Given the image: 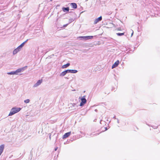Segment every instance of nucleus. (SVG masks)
I'll list each match as a JSON object with an SVG mask.
<instances>
[{
  "label": "nucleus",
  "instance_id": "24",
  "mask_svg": "<svg viewBox=\"0 0 160 160\" xmlns=\"http://www.w3.org/2000/svg\"><path fill=\"white\" fill-rule=\"evenodd\" d=\"M116 29L118 31L121 30V28H117Z\"/></svg>",
  "mask_w": 160,
  "mask_h": 160
},
{
  "label": "nucleus",
  "instance_id": "23",
  "mask_svg": "<svg viewBox=\"0 0 160 160\" xmlns=\"http://www.w3.org/2000/svg\"><path fill=\"white\" fill-rule=\"evenodd\" d=\"M68 24H69V23H68V24H65V25H63V27H67V26L68 25Z\"/></svg>",
  "mask_w": 160,
  "mask_h": 160
},
{
  "label": "nucleus",
  "instance_id": "6",
  "mask_svg": "<svg viewBox=\"0 0 160 160\" xmlns=\"http://www.w3.org/2000/svg\"><path fill=\"white\" fill-rule=\"evenodd\" d=\"M119 63V61L118 60H117L112 65V68H114L117 67Z\"/></svg>",
  "mask_w": 160,
  "mask_h": 160
},
{
  "label": "nucleus",
  "instance_id": "33",
  "mask_svg": "<svg viewBox=\"0 0 160 160\" xmlns=\"http://www.w3.org/2000/svg\"><path fill=\"white\" fill-rule=\"evenodd\" d=\"M114 90V89H112V90Z\"/></svg>",
  "mask_w": 160,
  "mask_h": 160
},
{
  "label": "nucleus",
  "instance_id": "22",
  "mask_svg": "<svg viewBox=\"0 0 160 160\" xmlns=\"http://www.w3.org/2000/svg\"><path fill=\"white\" fill-rule=\"evenodd\" d=\"M152 127L153 128H154V129H155V128H158V126H156V127H154V126H152Z\"/></svg>",
  "mask_w": 160,
  "mask_h": 160
},
{
  "label": "nucleus",
  "instance_id": "4",
  "mask_svg": "<svg viewBox=\"0 0 160 160\" xmlns=\"http://www.w3.org/2000/svg\"><path fill=\"white\" fill-rule=\"evenodd\" d=\"M42 79L39 80H38L37 83H35L33 86V87H37L39 85H40L41 83L42 82Z\"/></svg>",
  "mask_w": 160,
  "mask_h": 160
},
{
  "label": "nucleus",
  "instance_id": "29",
  "mask_svg": "<svg viewBox=\"0 0 160 160\" xmlns=\"http://www.w3.org/2000/svg\"><path fill=\"white\" fill-rule=\"evenodd\" d=\"M108 130L107 128V127L105 128V130L106 131Z\"/></svg>",
  "mask_w": 160,
  "mask_h": 160
},
{
  "label": "nucleus",
  "instance_id": "10",
  "mask_svg": "<svg viewBox=\"0 0 160 160\" xmlns=\"http://www.w3.org/2000/svg\"><path fill=\"white\" fill-rule=\"evenodd\" d=\"M78 106L75 103L71 104V107L72 109L75 110L77 109L78 108Z\"/></svg>",
  "mask_w": 160,
  "mask_h": 160
},
{
  "label": "nucleus",
  "instance_id": "26",
  "mask_svg": "<svg viewBox=\"0 0 160 160\" xmlns=\"http://www.w3.org/2000/svg\"><path fill=\"white\" fill-rule=\"evenodd\" d=\"M58 149V147H56L55 148V151H56Z\"/></svg>",
  "mask_w": 160,
  "mask_h": 160
},
{
  "label": "nucleus",
  "instance_id": "27",
  "mask_svg": "<svg viewBox=\"0 0 160 160\" xmlns=\"http://www.w3.org/2000/svg\"><path fill=\"white\" fill-rule=\"evenodd\" d=\"M113 118H114V119H117V118H116V116H114L113 117Z\"/></svg>",
  "mask_w": 160,
  "mask_h": 160
},
{
  "label": "nucleus",
  "instance_id": "3",
  "mask_svg": "<svg viewBox=\"0 0 160 160\" xmlns=\"http://www.w3.org/2000/svg\"><path fill=\"white\" fill-rule=\"evenodd\" d=\"M85 96H84L81 98V102H80V106H83L87 102V100L85 98Z\"/></svg>",
  "mask_w": 160,
  "mask_h": 160
},
{
  "label": "nucleus",
  "instance_id": "11",
  "mask_svg": "<svg viewBox=\"0 0 160 160\" xmlns=\"http://www.w3.org/2000/svg\"><path fill=\"white\" fill-rule=\"evenodd\" d=\"M28 39L26 40L25 42L22 43L18 47V48H19L20 50L22 48V47L24 46L25 44L28 41Z\"/></svg>",
  "mask_w": 160,
  "mask_h": 160
},
{
  "label": "nucleus",
  "instance_id": "8",
  "mask_svg": "<svg viewBox=\"0 0 160 160\" xmlns=\"http://www.w3.org/2000/svg\"><path fill=\"white\" fill-rule=\"evenodd\" d=\"M4 146V144H2L0 146V156L3 151Z\"/></svg>",
  "mask_w": 160,
  "mask_h": 160
},
{
  "label": "nucleus",
  "instance_id": "17",
  "mask_svg": "<svg viewBox=\"0 0 160 160\" xmlns=\"http://www.w3.org/2000/svg\"><path fill=\"white\" fill-rule=\"evenodd\" d=\"M86 40L91 39L92 38L93 36H85Z\"/></svg>",
  "mask_w": 160,
  "mask_h": 160
},
{
  "label": "nucleus",
  "instance_id": "31",
  "mask_svg": "<svg viewBox=\"0 0 160 160\" xmlns=\"http://www.w3.org/2000/svg\"><path fill=\"white\" fill-rule=\"evenodd\" d=\"M133 32H132V35H132H132H133Z\"/></svg>",
  "mask_w": 160,
  "mask_h": 160
},
{
  "label": "nucleus",
  "instance_id": "28",
  "mask_svg": "<svg viewBox=\"0 0 160 160\" xmlns=\"http://www.w3.org/2000/svg\"><path fill=\"white\" fill-rule=\"evenodd\" d=\"M117 122L118 123H119V120H118V119L117 118Z\"/></svg>",
  "mask_w": 160,
  "mask_h": 160
},
{
  "label": "nucleus",
  "instance_id": "9",
  "mask_svg": "<svg viewBox=\"0 0 160 160\" xmlns=\"http://www.w3.org/2000/svg\"><path fill=\"white\" fill-rule=\"evenodd\" d=\"M67 70L68 73H75L78 72V71L76 70L68 69Z\"/></svg>",
  "mask_w": 160,
  "mask_h": 160
},
{
  "label": "nucleus",
  "instance_id": "19",
  "mask_svg": "<svg viewBox=\"0 0 160 160\" xmlns=\"http://www.w3.org/2000/svg\"><path fill=\"white\" fill-rule=\"evenodd\" d=\"M116 34L118 36H122L124 35V32H123V33H116Z\"/></svg>",
  "mask_w": 160,
  "mask_h": 160
},
{
  "label": "nucleus",
  "instance_id": "7",
  "mask_svg": "<svg viewBox=\"0 0 160 160\" xmlns=\"http://www.w3.org/2000/svg\"><path fill=\"white\" fill-rule=\"evenodd\" d=\"M71 134V132H68L65 133L62 136V138L64 139L68 137Z\"/></svg>",
  "mask_w": 160,
  "mask_h": 160
},
{
  "label": "nucleus",
  "instance_id": "25",
  "mask_svg": "<svg viewBox=\"0 0 160 160\" xmlns=\"http://www.w3.org/2000/svg\"><path fill=\"white\" fill-rule=\"evenodd\" d=\"M49 137L50 139L51 140V134L50 133L49 134Z\"/></svg>",
  "mask_w": 160,
  "mask_h": 160
},
{
  "label": "nucleus",
  "instance_id": "21",
  "mask_svg": "<svg viewBox=\"0 0 160 160\" xmlns=\"http://www.w3.org/2000/svg\"><path fill=\"white\" fill-rule=\"evenodd\" d=\"M69 23H70L71 22H72L74 20H73V18H70V19H69Z\"/></svg>",
  "mask_w": 160,
  "mask_h": 160
},
{
  "label": "nucleus",
  "instance_id": "20",
  "mask_svg": "<svg viewBox=\"0 0 160 160\" xmlns=\"http://www.w3.org/2000/svg\"><path fill=\"white\" fill-rule=\"evenodd\" d=\"M30 100L29 99H27L24 101V102L26 103H28L29 102Z\"/></svg>",
  "mask_w": 160,
  "mask_h": 160
},
{
  "label": "nucleus",
  "instance_id": "15",
  "mask_svg": "<svg viewBox=\"0 0 160 160\" xmlns=\"http://www.w3.org/2000/svg\"><path fill=\"white\" fill-rule=\"evenodd\" d=\"M63 11L65 12H67L69 11V7H63L62 8Z\"/></svg>",
  "mask_w": 160,
  "mask_h": 160
},
{
  "label": "nucleus",
  "instance_id": "16",
  "mask_svg": "<svg viewBox=\"0 0 160 160\" xmlns=\"http://www.w3.org/2000/svg\"><path fill=\"white\" fill-rule=\"evenodd\" d=\"M70 63H68L66 64L62 65V68H66L68 67V66H70Z\"/></svg>",
  "mask_w": 160,
  "mask_h": 160
},
{
  "label": "nucleus",
  "instance_id": "12",
  "mask_svg": "<svg viewBox=\"0 0 160 160\" xmlns=\"http://www.w3.org/2000/svg\"><path fill=\"white\" fill-rule=\"evenodd\" d=\"M21 50L19 48H18V47L16 49H14L13 52V55H15L18 52H19Z\"/></svg>",
  "mask_w": 160,
  "mask_h": 160
},
{
  "label": "nucleus",
  "instance_id": "5",
  "mask_svg": "<svg viewBox=\"0 0 160 160\" xmlns=\"http://www.w3.org/2000/svg\"><path fill=\"white\" fill-rule=\"evenodd\" d=\"M102 17L101 16L98 17V18L95 19V20L94 21V24H96L99 21H100L102 20Z\"/></svg>",
  "mask_w": 160,
  "mask_h": 160
},
{
  "label": "nucleus",
  "instance_id": "34",
  "mask_svg": "<svg viewBox=\"0 0 160 160\" xmlns=\"http://www.w3.org/2000/svg\"><path fill=\"white\" fill-rule=\"evenodd\" d=\"M88 0H86V1H87Z\"/></svg>",
  "mask_w": 160,
  "mask_h": 160
},
{
  "label": "nucleus",
  "instance_id": "2",
  "mask_svg": "<svg viewBox=\"0 0 160 160\" xmlns=\"http://www.w3.org/2000/svg\"><path fill=\"white\" fill-rule=\"evenodd\" d=\"M22 70H23V68H20L15 71L8 72L7 74L8 75H18V73L21 72Z\"/></svg>",
  "mask_w": 160,
  "mask_h": 160
},
{
  "label": "nucleus",
  "instance_id": "30",
  "mask_svg": "<svg viewBox=\"0 0 160 160\" xmlns=\"http://www.w3.org/2000/svg\"><path fill=\"white\" fill-rule=\"evenodd\" d=\"M102 120H101V121H100V123H101V122H102Z\"/></svg>",
  "mask_w": 160,
  "mask_h": 160
},
{
  "label": "nucleus",
  "instance_id": "18",
  "mask_svg": "<svg viewBox=\"0 0 160 160\" xmlns=\"http://www.w3.org/2000/svg\"><path fill=\"white\" fill-rule=\"evenodd\" d=\"M81 40H86L85 36H79L78 38Z\"/></svg>",
  "mask_w": 160,
  "mask_h": 160
},
{
  "label": "nucleus",
  "instance_id": "14",
  "mask_svg": "<svg viewBox=\"0 0 160 160\" xmlns=\"http://www.w3.org/2000/svg\"><path fill=\"white\" fill-rule=\"evenodd\" d=\"M70 5L71 6L72 8H73L76 9L77 7V4L74 2L71 3Z\"/></svg>",
  "mask_w": 160,
  "mask_h": 160
},
{
  "label": "nucleus",
  "instance_id": "32",
  "mask_svg": "<svg viewBox=\"0 0 160 160\" xmlns=\"http://www.w3.org/2000/svg\"><path fill=\"white\" fill-rule=\"evenodd\" d=\"M95 111L96 112H97V109H95Z\"/></svg>",
  "mask_w": 160,
  "mask_h": 160
},
{
  "label": "nucleus",
  "instance_id": "13",
  "mask_svg": "<svg viewBox=\"0 0 160 160\" xmlns=\"http://www.w3.org/2000/svg\"><path fill=\"white\" fill-rule=\"evenodd\" d=\"M67 70L62 72L60 74V76L62 77L64 76L67 73H68Z\"/></svg>",
  "mask_w": 160,
  "mask_h": 160
},
{
  "label": "nucleus",
  "instance_id": "1",
  "mask_svg": "<svg viewBox=\"0 0 160 160\" xmlns=\"http://www.w3.org/2000/svg\"><path fill=\"white\" fill-rule=\"evenodd\" d=\"M21 109V108H17L14 107L11 110L8 116H12L15 113L19 112Z\"/></svg>",
  "mask_w": 160,
  "mask_h": 160
}]
</instances>
